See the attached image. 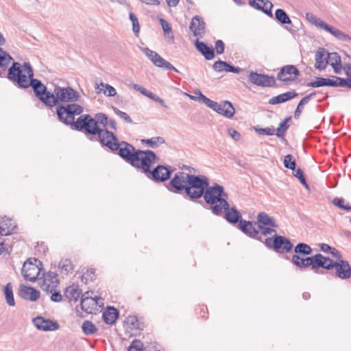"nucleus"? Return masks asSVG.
<instances>
[{"label": "nucleus", "mask_w": 351, "mask_h": 351, "mask_svg": "<svg viewBox=\"0 0 351 351\" xmlns=\"http://www.w3.org/2000/svg\"><path fill=\"white\" fill-rule=\"evenodd\" d=\"M34 71L28 62L22 65L19 62H13L9 68L8 78L16 83L19 87L27 88L31 86L35 95L43 104L49 106L50 99H52V93L48 91L47 87L38 80L34 79Z\"/></svg>", "instance_id": "1"}, {"label": "nucleus", "mask_w": 351, "mask_h": 351, "mask_svg": "<svg viewBox=\"0 0 351 351\" xmlns=\"http://www.w3.org/2000/svg\"><path fill=\"white\" fill-rule=\"evenodd\" d=\"M117 146L116 151H118L119 155L132 166L141 168L143 171H147L156 158L154 152L136 150L132 145L125 141L118 142Z\"/></svg>", "instance_id": "2"}, {"label": "nucleus", "mask_w": 351, "mask_h": 351, "mask_svg": "<svg viewBox=\"0 0 351 351\" xmlns=\"http://www.w3.org/2000/svg\"><path fill=\"white\" fill-rule=\"evenodd\" d=\"M203 197L205 202L210 206V210L215 215L221 216L223 209H227L229 206L228 195L224 192L223 187L217 184L208 185Z\"/></svg>", "instance_id": "3"}, {"label": "nucleus", "mask_w": 351, "mask_h": 351, "mask_svg": "<svg viewBox=\"0 0 351 351\" xmlns=\"http://www.w3.org/2000/svg\"><path fill=\"white\" fill-rule=\"evenodd\" d=\"M193 171H195L193 168L189 169L190 175L188 180V186L186 188V194L190 199L195 200L203 196L210 182L208 178L206 176L192 175Z\"/></svg>", "instance_id": "4"}, {"label": "nucleus", "mask_w": 351, "mask_h": 351, "mask_svg": "<svg viewBox=\"0 0 351 351\" xmlns=\"http://www.w3.org/2000/svg\"><path fill=\"white\" fill-rule=\"evenodd\" d=\"M52 99H50L49 107H53L61 103L75 102L78 100L80 94L70 86L61 87L58 85L54 86L52 93Z\"/></svg>", "instance_id": "5"}, {"label": "nucleus", "mask_w": 351, "mask_h": 351, "mask_svg": "<svg viewBox=\"0 0 351 351\" xmlns=\"http://www.w3.org/2000/svg\"><path fill=\"white\" fill-rule=\"evenodd\" d=\"M306 19L311 25L315 26L316 27H317L319 29H322L328 32H330L337 39H338L341 41H343V42L351 41V38L348 34H346L343 32L328 25L323 20H322L320 18L317 17L316 15L313 14V13L307 12L306 14Z\"/></svg>", "instance_id": "6"}, {"label": "nucleus", "mask_w": 351, "mask_h": 351, "mask_svg": "<svg viewBox=\"0 0 351 351\" xmlns=\"http://www.w3.org/2000/svg\"><path fill=\"white\" fill-rule=\"evenodd\" d=\"M196 94L199 95V98L208 108H211L218 114H221L227 118H232L235 113V110L232 104L228 101H222L220 103L214 101L205 95L200 90H197Z\"/></svg>", "instance_id": "7"}, {"label": "nucleus", "mask_w": 351, "mask_h": 351, "mask_svg": "<svg viewBox=\"0 0 351 351\" xmlns=\"http://www.w3.org/2000/svg\"><path fill=\"white\" fill-rule=\"evenodd\" d=\"M42 263L36 258H29L23 264L21 274L26 280L34 282L44 276Z\"/></svg>", "instance_id": "8"}, {"label": "nucleus", "mask_w": 351, "mask_h": 351, "mask_svg": "<svg viewBox=\"0 0 351 351\" xmlns=\"http://www.w3.org/2000/svg\"><path fill=\"white\" fill-rule=\"evenodd\" d=\"M322 268L326 269H334L335 276L342 280H346L351 277V267L348 261L339 260L333 262L329 258L324 256Z\"/></svg>", "instance_id": "9"}, {"label": "nucleus", "mask_w": 351, "mask_h": 351, "mask_svg": "<svg viewBox=\"0 0 351 351\" xmlns=\"http://www.w3.org/2000/svg\"><path fill=\"white\" fill-rule=\"evenodd\" d=\"M324 256L317 254L311 257H304L302 255L294 254L291 258V263L300 269H306L311 267L312 270L317 271L323 266Z\"/></svg>", "instance_id": "10"}, {"label": "nucleus", "mask_w": 351, "mask_h": 351, "mask_svg": "<svg viewBox=\"0 0 351 351\" xmlns=\"http://www.w3.org/2000/svg\"><path fill=\"white\" fill-rule=\"evenodd\" d=\"M82 112L83 108L76 104H68L66 106H60L56 108L59 120L66 125L73 123L75 116Z\"/></svg>", "instance_id": "11"}, {"label": "nucleus", "mask_w": 351, "mask_h": 351, "mask_svg": "<svg viewBox=\"0 0 351 351\" xmlns=\"http://www.w3.org/2000/svg\"><path fill=\"white\" fill-rule=\"evenodd\" d=\"M74 125L77 130H84L90 134H97L102 129L97 125L96 120L88 114L81 115L74 123Z\"/></svg>", "instance_id": "12"}, {"label": "nucleus", "mask_w": 351, "mask_h": 351, "mask_svg": "<svg viewBox=\"0 0 351 351\" xmlns=\"http://www.w3.org/2000/svg\"><path fill=\"white\" fill-rule=\"evenodd\" d=\"M141 51L150 60V61L156 66L165 68L166 69H172L176 72H178V69L175 68L171 63L165 60L158 53L149 49L147 47L141 49Z\"/></svg>", "instance_id": "13"}, {"label": "nucleus", "mask_w": 351, "mask_h": 351, "mask_svg": "<svg viewBox=\"0 0 351 351\" xmlns=\"http://www.w3.org/2000/svg\"><path fill=\"white\" fill-rule=\"evenodd\" d=\"M189 175L190 173H177L170 182V186L172 189H169V190L174 193H180L182 191H184L186 193Z\"/></svg>", "instance_id": "14"}, {"label": "nucleus", "mask_w": 351, "mask_h": 351, "mask_svg": "<svg viewBox=\"0 0 351 351\" xmlns=\"http://www.w3.org/2000/svg\"><path fill=\"white\" fill-rule=\"evenodd\" d=\"M97 134L99 141L103 145L107 146L112 151L117 149L118 139L113 133L107 130L101 129Z\"/></svg>", "instance_id": "15"}, {"label": "nucleus", "mask_w": 351, "mask_h": 351, "mask_svg": "<svg viewBox=\"0 0 351 351\" xmlns=\"http://www.w3.org/2000/svg\"><path fill=\"white\" fill-rule=\"evenodd\" d=\"M44 278L40 285L42 289L47 293H52L59 284V280L57 274L49 271L47 275H44Z\"/></svg>", "instance_id": "16"}, {"label": "nucleus", "mask_w": 351, "mask_h": 351, "mask_svg": "<svg viewBox=\"0 0 351 351\" xmlns=\"http://www.w3.org/2000/svg\"><path fill=\"white\" fill-rule=\"evenodd\" d=\"M151 176L153 180L156 182H164L168 180L171 175V171L165 166L158 165L153 171L150 170V167L147 171H143Z\"/></svg>", "instance_id": "17"}, {"label": "nucleus", "mask_w": 351, "mask_h": 351, "mask_svg": "<svg viewBox=\"0 0 351 351\" xmlns=\"http://www.w3.org/2000/svg\"><path fill=\"white\" fill-rule=\"evenodd\" d=\"M249 79L252 84L263 87H270L275 83V80L273 77L259 74L256 72H251L249 75Z\"/></svg>", "instance_id": "18"}, {"label": "nucleus", "mask_w": 351, "mask_h": 351, "mask_svg": "<svg viewBox=\"0 0 351 351\" xmlns=\"http://www.w3.org/2000/svg\"><path fill=\"white\" fill-rule=\"evenodd\" d=\"M93 293L87 291L82 294L81 298L82 309L87 313H92L96 309L97 300L93 296Z\"/></svg>", "instance_id": "19"}, {"label": "nucleus", "mask_w": 351, "mask_h": 351, "mask_svg": "<svg viewBox=\"0 0 351 351\" xmlns=\"http://www.w3.org/2000/svg\"><path fill=\"white\" fill-rule=\"evenodd\" d=\"M34 326L40 330L53 331L58 329L59 324L49 319H45L43 317H37L33 319Z\"/></svg>", "instance_id": "20"}, {"label": "nucleus", "mask_w": 351, "mask_h": 351, "mask_svg": "<svg viewBox=\"0 0 351 351\" xmlns=\"http://www.w3.org/2000/svg\"><path fill=\"white\" fill-rule=\"evenodd\" d=\"M273 247L278 252H289L291 250L293 245L286 237L276 234L273 240Z\"/></svg>", "instance_id": "21"}, {"label": "nucleus", "mask_w": 351, "mask_h": 351, "mask_svg": "<svg viewBox=\"0 0 351 351\" xmlns=\"http://www.w3.org/2000/svg\"><path fill=\"white\" fill-rule=\"evenodd\" d=\"M299 71L293 65H287L284 66L278 75L279 80L283 82L292 81L298 77Z\"/></svg>", "instance_id": "22"}, {"label": "nucleus", "mask_w": 351, "mask_h": 351, "mask_svg": "<svg viewBox=\"0 0 351 351\" xmlns=\"http://www.w3.org/2000/svg\"><path fill=\"white\" fill-rule=\"evenodd\" d=\"M189 27L195 36L202 38L204 34V22L199 16H195L192 19Z\"/></svg>", "instance_id": "23"}, {"label": "nucleus", "mask_w": 351, "mask_h": 351, "mask_svg": "<svg viewBox=\"0 0 351 351\" xmlns=\"http://www.w3.org/2000/svg\"><path fill=\"white\" fill-rule=\"evenodd\" d=\"M239 228L240 230L244 232L245 234L248 235L249 237L254 238V239H258L261 240V238L258 237L259 235V231L255 227V226L251 222L247 221L245 220H240L239 221Z\"/></svg>", "instance_id": "24"}, {"label": "nucleus", "mask_w": 351, "mask_h": 351, "mask_svg": "<svg viewBox=\"0 0 351 351\" xmlns=\"http://www.w3.org/2000/svg\"><path fill=\"white\" fill-rule=\"evenodd\" d=\"M19 295L27 300L36 301L40 297V292L32 287L22 285L19 289Z\"/></svg>", "instance_id": "25"}, {"label": "nucleus", "mask_w": 351, "mask_h": 351, "mask_svg": "<svg viewBox=\"0 0 351 351\" xmlns=\"http://www.w3.org/2000/svg\"><path fill=\"white\" fill-rule=\"evenodd\" d=\"M327 51L322 47H319L316 51L315 56V67L319 70H324L327 66Z\"/></svg>", "instance_id": "26"}, {"label": "nucleus", "mask_w": 351, "mask_h": 351, "mask_svg": "<svg viewBox=\"0 0 351 351\" xmlns=\"http://www.w3.org/2000/svg\"><path fill=\"white\" fill-rule=\"evenodd\" d=\"M132 87L137 91L140 92L141 94H143V95L149 97V99L159 103L162 106L167 108V106L165 104L164 100L162 99H161L160 97L156 95L154 93H153L152 92L148 90L147 89H146L145 88L138 85V84H132Z\"/></svg>", "instance_id": "27"}, {"label": "nucleus", "mask_w": 351, "mask_h": 351, "mask_svg": "<svg viewBox=\"0 0 351 351\" xmlns=\"http://www.w3.org/2000/svg\"><path fill=\"white\" fill-rule=\"evenodd\" d=\"M213 68L215 71L217 72L226 71L239 73L241 71L240 68L231 66L226 62L222 60H218L215 62L213 65Z\"/></svg>", "instance_id": "28"}, {"label": "nucleus", "mask_w": 351, "mask_h": 351, "mask_svg": "<svg viewBox=\"0 0 351 351\" xmlns=\"http://www.w3.org/2000/svg\"><path fill=\"white\" fill-rule=\"evenodd\" d=\"M16 228V223L10 218L4 217L0 222V234L1 235L10 234Z\"/></svg>", "instance_id": "29"}, {"label": "nucleus", "mask_w": 351, "mask_h": 351, "mask_svg": "<svg viewBox=\"0 0 351 351\" xmlns=\"http://www.w3.org/2000/svg\"><path fill=\"white\" fill-rule=\"evenodd\" d=\"M225 212L224 217L230 223H236L240 221L241 215L240 213L236 209L235 207L223 209V213Z\"/></svg>", "instance_id": "30"}, {"label": "nucleus", "mask_w": 351, "mask_h": 351, "mask_svg": "<svg viewBox=\"0 0 351 351\" xmlns=\"http://www.w3.org/2000/svg\"><path fill=\"white\" fill-rule=\"evenodd\" d=\"M298 94L295 91H289L271 98L269 104L272 105L282 104L294 98Z\"/></svg>", "instance_id": "31"}, {"label": "nucleus", "mask_w": 351, "mask_h": 351, "mask_svg": "<svg viewBox=\"0 0 351 351\" xmlns=\"http://www.w3.org/2000/svg\"><path fill=\"white\" fill-rule=\"evenodd\" d=\"M196 49L205 57L206 60H211L214 58V50L207 46L204 43L200 42L198 40L195 41Z\"/></svg>", "instance_id": "32"}, {"label": "nucleus", "mask_w": 351, "mask_h": 351, "mask_svg": "<svg viewBox=\"0 0 351 351\" xmlns=\"http://www.w3.org/2000/svg\"><path fill=\"white\" fill-rule=\"evenodd\" d=\"M258 1L263 3V5H260V3H256L254 0H250L249 3L251 6L255 8L256 9L262 10L266 14L272 16L271 8L273 7V4L268 0H263Z\"/></svg>", "instance_id": "33"}, {"label": "nucleus", "mask_w": 351, "mask_h": 351, "mask_svg": "<svg viewBox=\"0 0 351 351\" xmlns=\"http://www.w3.org/2000/svg\"><path fill=\"white\" fill-rule=\"evenodd\" d=\"M257 220L259 225L267 226L271 228L278 227V225L274 219L264 212H261L258 214Z\"/></svg>", "instance_id": "34"}, {"label": "nucleus", "mask_w": 351, "mask_h": 351, "mask_svg": "<svg viewBox=\"0 0 351 351\" xmlns=\"http://www.w3.org/2000/svg\"><path fill=\"white\" fill-rule=\"evenodd\" d=\"M119 313L117 310L114 307H108L103 313V319L104 322L108 324H112L115 322L118 318Z\"/></svg>", "instance_id": "35"}, {"label": "nucleus", "mask_w": 351, "mask_h": 351, "mask_svg": "<svg viewBox=\"0 0 351 351\" xmlns=\"http://www.w3.org/2000/svg\"><path fill=\"white\" fill-rule=\"evenodd\" d=\"M82 294V290L77 285H72L66 289L65 296L70 300L76 302Z\"/></svg>", "instance_id": "36"}, {"label": "nucleus", "mask_w": 351, "mask_h": 351, "mask_svg": "<svg viewBox=\"0 0 351 351\" xmlns=\"http://www.w3.org/2000/svg\"><path fill=\"white\" fill-rule=\"evenodd\" d=\"M3 292L6 303L10 306H15V301L13 293V287L10 282L8 283L4 287Z\"/></svg>", "instance_id": "37"}, {"label": "nucleus", "mask_w": 351, "mask_h": 351, "mask_svg": "<svg viewBox=\"0 0 351 351\" xmlns=\"http://www.w3.org/2000/svg\"><path fill=\"white\" fill-rule=\"evenodd\" d=\"M58 268L62 274L67 275L72 272L73 266L69 259H62L58 265Z\"/></svg>", "instance_id": "38"}, {"label": "nucleus", "mask_w": 351, "mask_h": 351, "mask_svg": "<svg viewBox=\"0 0 351 351\" xmlns=\"http://www.w3.org/2000/svg\"><path fill=\"white\" fill-rule=\"evenodd\" d=\"M276 19L281 24H291V21L287 14L282 9H277L275 12Z\"/></svg>", "instance_id": "39"}, {"label": "nucleus", "mask_w": 351, "mask_h": 351, "mask_svg": "<svg viewBox=\"0 0 351 351\" xmlns=\"http://www.w3.org/2000/svg\"><path fill=\"white\" fill-rule=\"evenodd\" d=\"M294 252L295 254L306 256L312 253V249L308 245L300 243L295 247Z\"/></svg>", "instance_id": "40"}, {"label": "nucleus", "mask_w": 351, "mask_h": 351, "mask_svg": "<svg viewBox=\"0 0 351 351\" xmlns=\"http://www.w3.org/2000/svg\"><path fill=\"white\" fill-rule=\"evenodd\" d=\"M12 60V56L0 47V66L7 67Z\"/></svg>", "instance_id": "41"}, {"label": "nucleus", "mask_w": 351, "mask_h": 351, "mask_svg": "<svg viewBox=\"0 0 351 351\" xmlns=\"http://www.w3.org/2000/svg\"><path fill=\"white\" fill-rule=\"evenodd\" d=\"M327 64H330L331 66H337L340 64L341 58L337 53H328L327 51Z\"/></svg>", "instance_id": "42"}, {"label": "nucleus", "mask_w": 351, "mask_h": 351, "mask_svg": "<svg viewBox=\"0 0 351 351\" xmlns=\"http://www.w3.org/2000/svg\"><path fill=\"white\" fill-rule=\"evenodd\" d=\"M314 95H315V93H311L310 95H306V97H303L301 99V101L299 102L298 107L295 110V114H294L295 118H298L300 117L304 106L309 101L311 97L313 96Z\"/></svg>", "instance_id": "43"}, {"label": "nucleus", "mask_w": 351, "mask_h": 351, "mask_svg": "<svg viewBox=\"0 0 351 351\" xmlns=\"http://www.w3.org/2000/svg\"><path fill=\"white\" fill-rule=\"evenodd\" d=\"M84 333L86 335L94 334L97 331V328L91 322L85 321L82 326Z\"/></svg>", "instance_id": "44"}, {"label": "nucleus", "mask_w": 351, "mask_h": 351, "mask_svg": "<svg viewBox=\"0 0 351 351\" xmlns=\"http://www.w3.org/2000/svg\"><path fill=\"white\" fill-rule=\"evenodd\" d=\"M142 142L147 144L151 147H156L159 145L165 143V139L160 136H155L149 139L143 140Z\"/></svg>", "instance_id": "45"}, {"label": "nucleus", "mask_w": 351, "mask_h": 351, "mask_svg": "<svg viewBox=\"0 0 351 351\" xmlns=\"http://www.w3.org/2000/svg\"><path fill=\"white\" fill-rule=\"evenodd\" d=\"M335 206L344 210H351L350 205L343 198L336 197L332 200Z\"/></svg>", "instance_id": "46"}, {"label": "nucleus", "mask_w": 351, "mask_h": 351, "mask_svg": "<svg viewBox=\"0 0 351 351\" xmlns=\"http://www.w3.org/2000/svg\"><path fill=\"white\" fill-rule=\"evenodd\" d=\"M97 121V125L99 128H105L108 123V118L105 114L99 113L97 114L95 118H93Z\"/></svg>", "instance_id": "47"}, {"label": "nucleus", "mask_w": 351, "mask_h": 351, "mask_svg": "<svg viewBox=\"0 0 351 351\" xmlns=\"http://www.w3.org/2000/svg\"><path fill=\"white\" fill-rule=\"evenodd\" d=\"M100 86H101L102 88H105V89L104 90V94L106 96L113 97V96L116 95L117 90L111 85H110L108 84H104V82H101Z\"/></svg>", "instance_id": "48"}, {"label": "nucleus", "mask_w": 351, "mask_h": 351, "mask_svg": "<svg viewBox=\"0 0 351 351\" xmlns=\"http://www.w3.org/2000/svg\"><path fill=\"white\" fill-rule=\"evenodd\" d=\"M283 163L286 168L295 170V161L293 158L292 155L287 154V156H285Z\"/></svg>", "instance_id": "49"}, {"label": "nucleus", "mask_w": 351, "mask_h": 351, "mask_svg": "<svg viewBox=\"0 0 351 351\" xmlns=\"http://www.w3.org/2000/svg\"><path fill=\"white\" fill-rule=\"evenodd\" d=\"M160 25L162 27L165 34L169 38H173V34L171 32V27L169 24L163 19L160 20Z\"/></svg>", "instance_id": "50"}, {"label": "nucleus", "mask_w": 351, "mask_h": 351, "mask_svg": "<svg viewBox=\"0 0 351 351\" xmlns=\"http://www.w3.org/2000/svg\"><path fill=\"white\" fill-rule=\"evenodd\" d=\"M129 16H130V21L132 23L133 32L136 34L140 31V25L138 23V20L137 17L136 16V15L132 12L130 13Z\"/></svg>", "instance_id": "51"}, {"label": "nucleus", "mask_w": 351, "mask_h": 351, "mask_svg": "<svg viewBox=\"0 0 351 351\" xmlns=\"http://www.w3.org/2000/svg\"><path fill=\"white\" fill-rule=\"evenodd\" d=\"M143 343L140 341L135 339L128 348V351H143Z\"/></svg>", "instance_id": "52"}, {"label": "nucleus", "mask_w": 351, "mask_h": 351, "mask_svg": "<svg viewBox=\"0 0 351 351\" xmlns=\"http://www.w3.org/2000/svg\"><path fill=\"white\" fill-rule=\"evenodd\" d=\"M309 87L317 88L326 86V78L317 77L315 81L311 82L307 84Z\"/></svg>", "instance_id": "53"}, {"label": "nucleus", "mask_w": 351, "mask_h": 351, "mask_svg": "<svg viewBox=\"0 0 351 351\" xmlns=\"http://www.w3.org/2000/svg\"><path fill=\"white\" fill-rule=\"evenodd\" d=\"M287 120H285L280 123L278 128L276 130V135L278 137L283 136L285 132L287 130L288 126L287 125Z\"/></svg>", "instance_id": "54"}, {"label": "nucleus", "mask_w": 351, "mask_h": 351, "mask_svg": "<svg viewBox=\"0 0 351 351\" xmlns=\"http://www.w3.org/2000/svg\"><path fill=\"white\" fill-rule=\"evenodd\" d=\"M336 81L337 84V87H348L351 88V80H348V78L344 79L337 77Z\"/></svg>", "instance_id": "55"}, {"label": "nucleus", "mask_w": 351, "mask_h": 351, "mask_svg": "<svg viewBox=\"0 0 351 351\" xmlns=\"http://www.w3.org/2000/svg\"><path fill=\"white\" fill-rule=\"evenodd\" d=\"M113 110L117 115H119L121 119H124L127 123H131L132 122L131 118L127 113L122 112L114 107L113 108Z\"/></svg>", "instance_id": "56"}, {"label": "nucleus", "mask_w": 351, "mask_h": 351, "mask_svg": "<svg viewBox=\"0 0 351 351\" xmlns=\"http://www.w3.org/2000/svg\"><path fill=\"white\" fill-rule=\"evenodd\" d=\"M258 227L259 230H261V232L263 235L265 236L267 234H271V235L276 234V231L273 228H271L269 227H263L261 225H258Z\"/></svg>", "instance_id": "57"}, {"label": "nucleus", "mask_w": 351, "mask_h": 351, "mask_svg": "<svg viewBox=\"0 0 351 351\" xmlns=\"http://www.w3.org/2000/svg\"><path fill=\"white\" fill-rule=\"evenodd\" d=\"M256 132L260 134L264 135H274L275 133V130L273 128H260L256 129Z\"/></svg>", "instance_id": "58"}, {"label": "nucleus", "mask_w": 351, "mask_h": 351, "mask_svg": "<svg viewBox=\"0 0 351 351\" xmlns=\"http://www.w3.org/2000/svg\"><path fill=\"white\" fill-rule=\"evenodd\" d=\"M215 50L217 54H221L224 51V44L222 40H218L215 42Z\"/></svg>", "instance_id": "59"}, {"label": "nucleus", "mask_w": 351, "mask_h": 351, "mask_svg": "<svg viewBox=\"0 0 351 351\" xmlns=\"http://www.w3.org/2000/svg\"><path fill=\"white\" fill-rule=\"evenodd\" d=\"M228 133L234 141H239L241 138V134L233 128H229Z\"/></svg>", "instance_id": "60"}, {"label": "nucleus", "mask_w": 351, "mask_h": 351, "mask_svg": "<svg viewBox=\"0 0 351 351\" xmlns=\"http://www.w3.org/2000/svg\"><path fill=\"white\" fill-rule=\"evenodd\" d=\"M51 295V300L56 302H59L62 300V296L59 291H53Z\"/></svg>", "instance_id": "61"}, {"label": "nucleus", "mask_w": 351, "mask_h": 351, "mask_svg": "<svg viewBox=\"0 0 351 351\" xmlns=\"http://www.w3.org/2000/svg\"><path fill=\"white\" fill-rule=\"evenodd\" d=\"M336 77L332 76V78H326V86L337 87Z\"/></svg>", "instance_id": "62"}, {"label": "nucleus", "mask_w": 351, "mask_h": 351, "mask_svg": "<svg viewBox=\"0 0 351 351\" xmlns=\"http://www.w3.org/2000/svg\"><path fill=\"white\" fill-rule=\"evenodd\" d=\"M345 74L348 77V80H351V64H345L343 66Z\"/></svg>", "instance_id": "63"}, {"label": "nucleus", "mask_w": 351, "mask_h": 351, "mask_svg": "<svg viewBox=\"0 0 351 351\" xmlns=\"http://www.w3.org/2000/svg\"><path fill=\"white\" fill-rule=\"evenodd\" d=\"M330 254L332 256H334L335 258H336L338 260V261H339V260H341L340 258H341V255L340 252H339L338 250H337L335 248L332 247V250H330Z\"/></svg>", "instance_id": "64"}]
</instances>
